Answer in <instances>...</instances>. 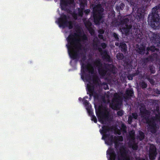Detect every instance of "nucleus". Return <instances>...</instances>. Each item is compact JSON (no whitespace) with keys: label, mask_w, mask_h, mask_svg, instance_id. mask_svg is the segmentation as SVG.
<instances>
[{"label":"nucleus","mask_w":160,"mask_h":160,"mask_svg":"<svg viewBox=\"0 0 160 160\" xmlns=\"http://www.w3.org/2000/svg\"><path fill=\"white\" fill-rule=\"evenodd\" d=\"M93 65L97 67L98 68H100L102 66V63L101 60L100 59L98 58L93 62Z\"/></svg>","instance_id":"nucleus-23"},{"label":"nucleus","mask_w":160,"mask_h":160,"mask_svg":"<svg viewBox=\"0 0 160 160\" xmlns=\"http://www.w3.org/2000/svg\"><path fill=\"white\" fill-rule=\"evenodd\" d=\"M157 49L155 48L154 46H152L150 47H148L146 49L147 52L146 54L148 55V54L149 52L151 51L152 52H154L155 51L157 50Z\"/></svg>","instance_id":"nucleus-26"},{"label":"nucleus","mask_w":160,"mask_h":160,"mask_svg":"<svg viewBox=\"0 0 160 160\" xmlns=\"http://www.w3.org/2000/svg\"><path fill=\"white\" fill-rule=\"evenodd\" d=\"M96 114L98 118L99 121L102 124L104 123L105 120H106V121L108 119V114L106 113V114H105V113H102L101 115H99L98 113L96 112Z\"/></svg>","instance_id":"nucleus-15"},{"label":"nucleus","mask_w":160,"mask_h":160,"mask_svg":"<svg viewBox=\"0 0 160 160\" xmlns=\"http://www.w3.org/2000/svg\"><path fill=\"white\" fill-rule=\"evenodd\" d=\"M129 21V19L128 18H125L121 21V23L122 24L127 25Z\"/></svg>","instance_id":"nucleus-35"},{"label":"nucleus","mask_w":160,"mask_h":160,"mask_svg":"<svg viewBox=\"0 0 160 160\" xmlns=\"http://www.w3.org/2000/svg\"><path fill=\"white\" fill-rule=\"evenodd\" d=\"M94 89V86L91 83L90 85L88 84L87 90L88 92L89 93V98H91L93 95V93L95 92Z\"/></svg>","instance_id":"nucleus-19"},{"label":"nucleus","mask_w":160,"mask_h":160,"mask_svg":"<svg viewBox=\"0 0 160 160\" xmlns=\"http://www.w3.org/2000/svg\"><path fill=\"white\" fill-rule=\"evenodd\" d=\"M130 147L132 148V149L134 150H137L138 148L137 144L135 142L133 144H130Z\"/></svg>","instance_id":"nucleus-33"},{"label":"nucleus","mask_w":160,"mask_h":160,"mask_svg":"<svg viewBox=\"0 0 160 160\" xmlns=\"http://www.w3.org/2000/svg\"><path fill=\"white\" fill-rule=\"evenodd\" d=\"M113 36L115 40L117 41H119V38L118 37V34L115 32H113Z\"/></svg>","instance_id":"nucleus-44"},{"label":"nucleus","mask_w":160,"mask_h":160,"mask_svg":"<svg viewBox=\"0 0 160 160\" xmlns=\"http://www.w3.org/2000/svg\"><path fill=\"white\" fill-rule=\"evenodd\" d=\"M92 96H93L95 99L98 98V95L97 93L95 91L93 93V95Z\"/></svg>","instance_id":"nucleus-50"},{"label":"nucleus","mask_w":160,"mask_h":160,"mask_svg":"<svg viewBox=\"0 0 160 160\" xmlns=\"http://www.w3.org/2000/svg\"><path fill=\"white\" fill-rule=\"evenodd\" d=\"M124 58V56L122 53H118L117 55V58L119 60H122Z\"/></svg>","instance_id":"nucleus-39"},{"label":"nucleus","mask_w":160,"mask_h":160,"mask_svg":"<svg viewBox=\"0 0 160 160\" xmlns=\"http://www.w3.org/2000/svg\"><path fill=\"white\" fill-rule=\"evenodd\" d=\"M99 41V40L98 38H97V40H94L93 41V42L95 43V45L96 46V47L98 46V43Z\"/></svg>","instance_id":"nucleus-53"},{"label":"nucleus","mask_w":160,"mask_h":160,"mask_svg":"<svg viewBox=\"0 0 160 160\" xmlns=\"http://www.w3.org/2000/svg\"><path fill=\"white\" fill-rule=\"evenodd\" d=\"M144 15V9L142 8H138L134 16L135 19H137L138 22L134 23L133 26L134 34L140 40L143 38L145 40L147 39L148 37L152 43L157 44L158 46H160V36L159 34L151 32L148 33L145 29L143 24L139 22L141 20L143 19Z\"/></svg>","instance_id":"nucleus-1"},{"label":"nucleus","mask_w":160,"mask_h":160,"mask_svg":"<svg viewBox=\"0 0 160 160\" xmlns=\"http://www.w3.org/2000/svg\"><path fill=\"white\" fill-rule=\"evenodd\" d=\"M92 121H93L95 123H97V119L95 116L94 115L91 116Z\"/></svg>","instance_id":"nucleus-46"},{"label":"nucleus","mask_w":160,"mask_h":160,"mask_svg":"<svg viewBox=\"0 0 160 160\" xmlns=\"http://www.w3.org/2000/svg\"><path fill=\"white\" fill-rule=\"evenodd\" d=\"M145 136L144 133L142 131H140L139 132V135L138 136V139L140 141H141L144 139L145 138Z\"/></svg>","instance_id":"nucleus-31"},{"label":"nucleus","mask_w":160,"mask_h":160,"mask_svg":"<svg viewBox=\"0 0 160 160\" xmlns=\"http://www.w3.org/2000/svg\"><path fill=\"white\" fill-rule=\"evenodd\" d=\"M84 9L78 8V16L82 17L83 15V11Z\"/></svg>","instance_id":"nucleus-34"},{"label":"nucleus","mask_w":160,"mask_h":160,"mask_svg":"<svg viewBox=\"0 0 160 160\" xmlns=\"http://www.w3.org/2000/svg\"><path fill=\"white\" fill-rule=\"evenodd\" d=\"M98 50L104 60L106 61L111 62V60L110 57L108 54L106 50L103 51L102 48L100 47L98 48Z\"/></svg>","instance_id":"nucleus-11"},{"label":"nucleus","mask_w":160,"mask_h":160,"mask_svg":"<svg viewBox=\"0 0 160 160\" xmlns=\"http://www.w3.org/2000/svg\"><path fill=\"white\" fill-rule=\"evenodd\" d=\"M146 47L145 45L142 43L137 49V52L141 55H143L145 53Z\"/></svg>","instance_id":"nucleus-17"},{"label":"nucleus","mask_w":160,"mask_h":160,"mask_svg":"<svg viewBox=\"0 0 160 160\" xmlns=\"http://www.w3.org/2000/svg\"><path fill=\"white\" fill-rule=\"evenodd\" d=\"M107 70L113 74H116V73L115 68L112 65L108 64V68Z\"/></svg>","instance_id":"nucleus-27"},{"label":"nucleus","mask_w":160,"mask_h":160,"mask_svg":"<svg viewBox=\"0 0 160 160\" xmlns=\"http://www.w3.org/2000/svg\"><path fill=\"white\" fill-rule=\"evenodd\" d=\"M107 138H108L107 139H106L104 140L105 143L108 145H112L115 141L114 136V137L113 135H111V136L109 135V137Z\"/></svg>","instance_id":"nucleus-20"},{"label":"nucleus","mask_w":160,"mask_h":160,"mask_svg":"<svg viewBox=\"0 0 160 160\" xmlns=\"http://www.w3.org/2000/svg\"><path fill=\"white\" fill-rule=\"evenodd\" d=\"M115 140L117 141L122 142L123 141V138L122 136H114Z\"/></svg>","instance_id":"nucleus-36"},{"label":"nucleus","mask_w":160,"mask_h":160,"mask_svg":"<svg viewBox=\"0 0 160 160\" xmlns=\"http://www.w3.org/2000/svg\"><path fill=\"white\" fill-rule=\"evenodd\" d=\"M78 34L74 32L70 34L67 38L68 53L73 60L78 59L79 58V50L81 49L82 45L80 43L81 39L78 38Z\"/></svg>","instance_id":"nucleus-2"},{"label":"nucleus","mask_w":160,"mask_h":160,"mask_svg":"<svg viewBox=\"0 0 160 160\" xmlns=\"http://www.w3.org/2000/svg\"><path fill=\"white\" fill-rule=\"evenodd\" d=\"M111 129V128L108 126L103 125L102 127V129L100 130V132L102 135V139L105 140L108 137H109V134L107 133L109 132Z\"/></svg>","instance_id":"nucleus-7"},{"label":"nucleus","mask_w":160,"mask_h":160,"mask_svg":"<svg viewBox=\"0 0 160 160\" xmlns=\"http://www.w3.org/2000/svg\"><path fill=\"white\" fill-rule=\"evenodd\" d=\"M115 45L117 46H119L120 44L118 42H116L115 43Z\"/></svg>","instance_id":"nucleus-58"},{"label":"nucleus","mask_w":160,"mask_h":160,"mask_svg":"<svg viewBox=\"0 0 160 160\" xmlns=\"http://www.w3.org/2000/svg\"><path fill=\"white\" fill-rule=\"evenodd\" d=\"M153 113L155 115V117H148L145 118L146 122L149 127L150 131L153 134L156 132L157 128L155 121L160 120V111L159 106H157L154 109Z\"/></svg>","instance_id":"nucleus-4"},{"label":"nucleus","mask_w":160,"mask_h":160,"mask_svg":"<svg viewBox=\"0 0 160 160\" xmlns=\"http://www.w3.org/2000/svg\"><path fill=\"white\" fill-rule=\"evenodd\" d=\"M108 68L105 66L104 67H99L98 68V71L99 74L102 77H104L106 74L107 72L108 71Z\"/></svg>","instance_id":"nucleus-18"},{"label":"nucleus","mask_w":160,"mask_h":160,"mask_svg":"<svg viewBox=\"0 0 160 160\" xmlns=\"http://www.w3.org/2000/svg\"><path fill=\"white\" fill-rule=\"evenodd\" d=\"M127 128L125 125L122 123L121 125V129L124 133H125L127 132Z\"/></svg>","instance_id":"nucleus-37"},{"label":"nucleus","mask_w":160,"mask_h":160,"mask_svg":"<svg viewBox=\"0 0 160 160\" xmlns=\"http://www.w3.org/2000/svg\"><path fill=\"white\" fill-rule=\"evenodd\" d=\"M133 117L131 116H129L128 117V122L129 124H131L132 122Z\"/></svg>","instance_id":"nucleus-47"},{"label":"nucleus","mask_w":160,"mask_h":160,"mask_svg":"<svg viewBox=\"0 0 160 160\" xmlns=\"http://www.w3.org/2000/svg\"><path fill=\"white\" fill-rule=\"evenodd\" d=\"M80 8L85 9V7L87 5V0H80Z\"/></svg>","instance_id":"nucleus-25"},{"label":"nucleus","mask_w":160,"mask_h":160,"mask_svg":"<svg viewBox=\"0 0 160 160\" xmlns=\"http://www.w3.org/2000/svg\"><path fill=\"white\" fill-rule=\"evenodd\" d=\"M140 87L142 89L146 88L147 87V84L145 82L143 81L140 83Z\"/></svg>","instance_id":"nucleus-32"},{"label":"nucleus","mask_w":160,"mask_h":160,"mask_svg":"<svg viewBox=\"0 0 160 160\" xmlns=\"http://www.w3.org/2000/svg\"><path fill=\"white\" fill-rule=\"evenodd\" d=\"M90 10L89 9H87L84 11L85 15H88L90 12Z\"/></svg>","instance_id":"nucleus-51"},{"label":"nucleus","mask_w":160,"mask_h":160,"mask_svg":"<svg viewBox=\"0 0 160 160\" xmlns=\"http://www.w3.org/2000/svg\"><path fill=\"white\" fill-rule=\"evenodd\" d=\"M154 92L155 93L157 94H160V90L158 89H157L156 90H155Z\"/></svg>","instance_id":"nucleus-54"},{"label":"nucleus","mask_w":160,"mask_h":160,"mask_svg":"<svg viewBox=\"0 0 160 160\" xmlns=\"http://www.w3.org/2000/svg\"><path fill=\"white\" fill-rule=\"evenodd\" d=\"M83 103L85 105L86 108H88L90 107H91V106L90 105H89V103L88 101L87 100H84L83 99Z\"/></svg>","instance_id":"nucleus-38"},{"label":"nucleus","mask_w":160,"mask_h":160,"mask_svg":"<svg viewBox=\"0 0 160 160\" xmlns=\"http://www.w3.org/2000/svg\"><path fill=\"white\" fill-rule=\"evenodd\" d=\"M153 60V58L152 56L150 55L146 58H144L142 60V62L144 63H147L149 61H152Z\"/></svg>","instance_id":"nucleus-28"},{"label":"nucleus","mask_w":160,"mask_h":160,"mask_svg":"<svg viewBox=\"0 0 160 160\" xmlns=\"http://www.w3.org/2000/svg\"><path fill=\"white\" fill-rule=\"evenodd\" d=\"M125 7V4L124 3H121L119 5H116L115 8V10L118 12L120 14V10H122L124 7Z\"/></svg>","instance_id":"nucleus-24"},{"label":"nucleus","mask_w":160,"mask_h":160,"mask_svg":"<svg viewBox=\"0 0 160 160\" xmlns=\"http://www.w3.org/2000/svg\"><path fill=\"white\" fill-rule=\"evenodd\" d=\"M130 3L132 5H133V6L136 5V3L133 2L132 1H131Z\"/></svg>","instance_id":"nucleus-57"},{"label":"nucleus","mask_w":160,"mask_h":160,"mask_svg":"<svg viewBox=\"0 0 160 160\" xmlns=\"http://www.w3.org/2000/svg\"><path fill=\"white\" fill-rule=\"evenodd\" d=\"M119 47L122 52L126 54L127 52V48L126 44L124 42H120Z\"/></svg>","instance_id":"nucleus-22"},{"label":"nucleus","mask_w":160,"mask_h":160,"mask_svg":"<svg viewBox=\"0 0 160 160\" xmlns=\"http://www.w3.org/2000/svg\"><path fill=\"white\" fill-rule=\"evenodd\" d=\"M74 2V0H60V5L62 10L64 9L65 7L67 6L68 4L72 3Z\"/></svg>","instance_id":"nucleus-16"},{"label":"nucleus","mask_w":160,"mask_h":160,"mask_svg":"<svg viewBox=\"0 0 160 160\" xmlns=\"http://www.w3.org/2000/svg\"><path fill=\"white\" fill-rule=\"evenodd\" d=\"M149 69L151 73L154 74L156 72L154 68L152 66H149Z\"/></svg>","instance_id":"nucleus-41"},{"label":"nucleus","mask_w":160,"mask_h":160,"mask_svg":"<svg viewBox=\"0 0 160 160\" xmlns=\"http://www.w3.org/2000/svg\"><path fill=\"white\" fill-rule=\"evenodd\" d=\"M157 149L156 146L153 144L151 145L149 150V157L151 160H154L157 154Z\"/></svg>","instance_id":"nucleus-8"},{"label":"nucleus","mask_w":160,"mask_h":160,"mask_svg":"<svg viewBox=\"0 0 160 160\" xmlns=\"http://www.w3.org/2000/svg\"><path fill=\"white\" fill-rule=\"evenodd\" d=\"M78 100L79 101H81L82 100V98H78Z\"/></svg>","instance_id":"nucleus-59"},{"label":"nucleus","mask_w":160,"mask_h":160,"mask_svg":"<svg viewBox=\"0 0 160 160\" xmlns=\"http://www.w3.org/2000/svg\"><path fill=\"white\" fill-rule=\"evenodd\" d=\"M140 113L142 117L144 118L145 119V118L148 117L150 115V112L147 110L145 107H141L140 108Z\"/></svg>","instance_id":"nucleus-14"},{"label":"nucleus","mask_w":160,"mask_h":160,"mask_svg":"<svg viewBox=\"0 0 160 160\" xmlns=\"http://www.w3.org/2000/svg\"><path fill=\"white\" fill-rule=\"evenodd\" d=\"M68 1H69V0H68Z\"/></svg>","instance_id":"nucleus-64"},{"label":"nucleus","mask_w":160,"mask_h":160,"mask_svg":"<svg viewBox=\"0 0 160 160\" xmlns=\"http://www.w3.org/2000/svg\"><path fill=\"white\" fill-rule=\"evenodd\" d=\"M107 155L108 160H115L117 156L114 149L111 148L107 151Z\"/></svg>","instance_id":"nucleus-9"},{"label":"nucleus","mask_w":160,"mask_h":160,"mask_svg":"<svg viewBox=\"0 0 160 160\" xmlns=\"http://www.w3.org/2000/svg\"><path fill=\"white\" fill-rule=\"evenodd\" d=\"M138 160H145V159L144 158H142V159H139Z\"/></svg>","instance_id":"nucleus-62"},{"label":"nucleus","mask_w":160,"mask_h":160,"mask_svg":"<svg viewBox=\"0 0 160 160\" xmlns=\"http://www.w3.org/2000/svg\"><path fill=\"white\" fill-rule=\"evenodd\" d=\"M88 98V96H85L84 98H87H87Z\"/></svg>","instance_id":"nucleus-61"},{"label":"nucleus","mask_w":160,"mask_h":160,"mask_svg":"<svg viewBox=\"0 0 160 160\" xmlns=\"http://www.w3.org/2000/svg\"><path fill=\"white\" fill-rule=\"evenodd\" d=\"M123 111L122 110H120L118 111L117 115L118 116L121 117L123 114Z\"/></svg>","instance_id":"nucleus-45"},{"label":"nucleus","mask_w":160,"mask_h":160,"mask_svg":"<svg viewBox=\"0 0 160 160\" xmlns=\"http://www.w3.org/2000/svg\"><path fill=\"white\" fill-rule=\"evenodd\" d=\"M107 46V44H106L105 43L103 42L101 43V46L102 47V48L103 49H104L105 48H106Z\"/></svg>","instance_id":"nucleus-49"},{"label":"nucleus","mask_w":160,"mask_h":160,"mask_svg":"<svg viewBox=\"0 0 160 160\" xmlns=\"http://www.w3.org/2000/svg\"><path fill=\"white\" fill-rule=\"evenodd\" d=\"M86 59L85 55L82 56L80 62L82 72L81 78L83 80H85L88 82L92 80L93 83L96 84L98 82V77L97 75L94 74V68L90 63L85 64L84 62Z\"/></svg>","instance_id":"nucleus-3"},{"label":"nucleus","mask_w":160,"mask_h":160,"mask_svg":"<svg viewBox=\"0 0 160 160\" xmlns=\"http://www.w3.org/2000/svg\"><path fill=\"white\" fill-rule=\"evenodd\" d=\"M69 18V16L62 13L60 17L58 19V24L60 27L64 28L68 27L69 29L72 28L74 25L73 22L71 21H68Z\"/></svg>","instance_id":"nucleus-6"},{"label":"nucleus","mask_w":160,"mask_h":160,"mask_svg":"<svg viewBox=\"0 0 160 160\" xmlns=\"http://www.w3.org/2000/svg\"><path fill=\"white\" fill-rule=\"evenodd\" d=\"M82 39V41L84 42V41H87L88 40V37L87 35L84 34H83L81 37Z\"/></svg>","instance_id":"nucleus-43"},{"label":"nucleus","mask_w":160,"mask_h":160,"mask_svg":"<svg viewBox=\"0 0 160 160\" xmlns=\"http://www.w3.org/2000/svg\"><path fill=\"white\" fill-rule=\"evenodd\" d=\"M118 135H120L121 134V133L119 132V133H118Z\"/></svg>","instance_id":"nucleus-63"},{"label":"nucleus","mask_w":160,"mask_h":160,"mask_svg":"<svg viewBox=\"0 0 160 160\" xmlns=\"http://www.w3.org/2000/svg\"><path fill=\"white\" fill-rule=\"evenodd\" d=\"M132 117L135 119L138 118V115L136 112H133L132 113Z\"/></svg>","instance_id":"nucleus-48"},{"label":"nucleus","mask_w":160,"mask_h":160,"mask_svg":"<svg viewBox=\"0 0 160 160\" xmlns=\"http://www.w3.org/2000/svg\"><path fill=\"white\" fill-rule=\"evenodd\" d=\"M145 1L147 2H150V0H145Z\"/></svg>","instance_id":"nucleus-60"},{"label":"nucleus","mask_w":160,"mask_h":160,"mask_svg":"<svg viewBox=\"0 0 160 160\" xmlns=\"http://www.w3.org/2000/svg\"><path fill=\"white\" fill-rule=\"evenodd\" d=\"M103 8L100 4L94 5L93 8L92 15L93 21L95 24L98 25L103 17Z\"/></svg>","instance_id":"nucleus-5"},{"label":"nucleus","mask_w":160,"mask_h":160,"mask_svg":"<svg viewBox=\"0 0 160 160\" xmlns=\"http://www.w3.org/2000/svg\"><path fill=\"white\" fill-rule=\"evenodd\" d=\"M114 143L115 148L116 149H117L118 148L120 144V143L119 142L115 141V140Z\"/></svg>","instance_id":"nucleus-42"},{"label":"nucleus","mask_w":160,"mask_h":160,"mask_svg":"<svg viewBox=\"0 0 160 160\" xmlns=\"http://www.w3.org/2000/svg\"><path fill=\"white\" fill-rule=\"evenodd\" d=\"M120 156H118V160H130L129 158L126 157L127 152L124 147H122L120 150Z\"/></svg>","instance_id":"nucleus-10"},{"label":"nucleus","mask_w":160,"mask_h":160,"mask_svg":"<svg viewBox=\"0 0 160 160\" xmlns=\"http://www.w3.org/2000/svg\"><path fill=\"white\" fill-rule=\"evenodd\" d=\"M139 72H136L132 73L129 74L127 76V78L128 80H132L133 79V77L135 76L138 75L139 74Z\"/></svg>","instance_id":"nucleus-29"},{"label":"nucleus","mask_w":160,"mask_h":160,"mask_svg":"<svg viewBox=\"0 0 160 160\" xmlns=\"http://www.w3.org/2000/svg\"><path fill=\"white\" fill-rule=\"evenodd\" d=\"M134 94L133 90L132 88L130 89H128L126 92V95L125 97V98L129 99L133 96Z\"/></svg>","instance_id":"nucleus-21"},{"label":"nucleus","mask_w":160,"mask_h":160,"mask_svg":"<svg viewBox=\"0 0 160 160\" xmlns=\"http://www.w3.org/2000/svg\"><path fill=\"white\" fill-rule=\"evenodd\" d=\"M72 16L75 19H77V15L76 13H74L73 14H72Z\"/></svg>","instance_id":"nucleus-55"},{"label":"nucleus","mask_w":160,"mask_h":160,"mask_svg":"<svg viewBox=\"0 0 160 160\" xmlns=\"http://www.w3.org/2000/svg\"><path fill=\"white\" fill-rule=\"evenodd\" d=\"M132 27V26L130 24L125 25L124 26H121L120 28V29L121 31L122 34H125L126 35H127L130 34L131 29Z\"/></svg>","instance_id":"nucleus-13"},{"label":"nucleus","mask_w":160,"mask_h":160,"mask_svg":"<svg viewBox=\"0 0 160 160\" xmlns=\"http://www.w3.org/2000/svg\"><path fill=\"white\" fill-rule=\"evenodd\" d=\"M110 107L112 109L118 110L120 109V101L117 98H113L110 104Z\"/></svg>","instance_id":"nucleus-12"},{"label":"nucleus","mask_w":160,"mask_h":160,"mask_svg":"<svg viewBox=\"0 0 160 160\" xmlns=\"http://www.w3.org/2000/svg\"><path fill=\"white\" fill-rule=\"evenodd\" d=\"M98 37L100 39H103V35H102V34H99L98 35Z\"/></svg>","instance_id":"nucleus-56"},{"label":"nucleus","mask_w":160,"mask_h":160,"mask_svg":"<svg viewBox=\"0 0 160 160\" xmlns=\"http://www.w3.org/2000/svg\"><path fill=\"white\" fill-rule=\"evenodd\" d=\"M98 32L99 34H102L104 33V31L103 29H101L98 31Z\"/></svg>","instance_id":"nucleus-52"},{"label":"nucleus","mask_w":160,"mask_h":160,"mask_svg":"<svg viewBox=\"0 0 160 160\" xmlns=\"http://www.w3.org/2000/svg\"><path fill=\"white\" fill-rule=\"evenodd\" d=\"M91 107H90L88 108H86V109L87 110V111L89 115H90V116H91L92 115H93V111L91 109Z\"/></svg>","instance_id":"nucleus-40"},{"label":"nucleus","mask_w":160,"mask_h":160,"mask_svg":"<svg viewBox=\"0 0 160 160\" xmlns=\"http://www.w3.org/2000/svg\"><path fill=\"white\" fill-rule=\"evenodd\" d=\"M91 23H90L88 25V27L87 28L88 29L91 35H92L94 34L95 31L93 28L91 27Z\"/></svg>","instance_id":"nucleus-30"}]
</instances>
